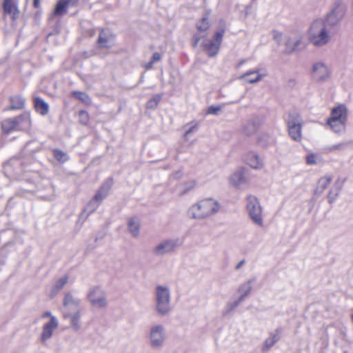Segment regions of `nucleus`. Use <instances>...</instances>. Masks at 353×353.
Segmentation results:
<instances>
[{"label":"nucleus","mask_w":353,"mask_h":353,"mask_svg":"<svg viewBox=\"0 0 353 353\" xmlns=\"http://www.w3.org/2000/svg\"><path fill=\"white\" fill-rule=\"evenodd\" d=\"M3 8L5 14H8L13 20L19 17V10L16 0H4Z\"/></svg>","instance_id":"17"},{"label":"nucleus","mask_w":353,"mask_h":353,"mask_svg":"<svg viewBox=\"0 0 353 353\" xmlns=\"http://www.w3.org/2000/svg\"><path fill=\"white\" fill-rule=\"evenodd\" d=\"M24 168V163L19 157H12L3 165L4 172L9 177L19 176L23 172Z\"/></svg>","instance_id":"10"},{"label":"nucleus","mask_w":353,"mask_h":353,"mask_svg":"<svg viewBox=\"0 0 353 353\" xmlns=\"http://www.w3.org/2000/svg\"><path fill=\"white\" fill-rule=\"evenodd\" d=\"M183 244V241L178 238L165 239L155 245L152 250L156 256H163L175 252Z\"/></svg>","instance_id":"4"},{"label":"nucleus","mask_w":353,"mask_h":353,"mask_svg":"<svg viewBox=\"0 0 353 353\" xmlns=\"http://www.w3.org/2000/svg\"><path fill=\"white\" fill-rule=\"evenodd\" d=\"M258 128V124L254 121H248L243 128V132L245 134L250 136L253 134Z\"/></svg>","instance_id":"37"},{"label":"nucleus","mask_w":353,"mask_h":353,"mask_svg":"<svg viewBox=\"0 0 353 353\" xmlns=\"http://www.w3.org/2000/svg\"><path fill=\"white\" fill-rule=\"evenodd\" d=\"M245 160L247 164H248L252 168L259 169L263 166V162L261 159L259 158L258 154L253 152L247 154Z\"/></svg>","instance_id":"23"},{"label":"nucleus","mask_w":353,"mask_h":353,"mask_svg":"<svg viewBox=\"0 0 353 353\" xmlns=\"http://www.w3.org/2000/svg\"><path fill=\"white\" fill-rule=\"evenodd\" d=\"M34 105L36 111L40 114L45 116L49 112V105L41 97H35L34 99Z\"/></svg>","instance_id":"25"},{"label":"nucleus","mask_w":353,"mask_h":353,"mask_svg":"<svg viewBox=\"0 0 353 353\" xmlns=\"http://www.w3.org/2000/svg\"><path fill=\"white\" fill-rule=\"evenodd\" d=\"M52 316H54L53 315H52L51 312H46L43 314L42 315V317L43 318H47V317H50V319H51Z\"/></svg>","instance_id":"54"},{"label":"nucleus","mask_w":353,"mask_h":353,"mask_svg":"<svg viewBox=\"0 0 353 353\" xmlns=\"http://www.w3.org/2000/svg\"><path fill=\"white\" fill-rule=\"evenodd\" d=\"M10 106L6 110H21L23 109L25 105V99L20 96L12 97L10 99Z\"/></svg>","instance_id":"30"},{"label":"nucleus","mask_w":353,"mask_h":353,"mask_svg":"<svg viewBox=\"0 0 353 353\" xmlns=\"http://www.w3.org/2000/svg\"><path fill=\"white\" fill-rule=\"evenodd\" d=\"M67 7L66 0H59L55 6L54 15H63L66 12Z\"/></svg>","instance_id":"38"},{"label":"nucleus","mask_w":353,"mask_h":353,"mask_svg":"<svg viewBox=\"0 0 353 353\" xmlns=\"http://www.w3.org/2000/svg\"><path fill=\"white\" fill-rule=\"evenodd\" d=\"M30 119L28 114H23L12 119L4 120L1 123L3 131L10 134L14 130H24L29 128Z\"/></svg>","instance_id":"6"},{"label":"nucleus","mask_w":353,"mask_h":353,"mask_svg":"<svg viewBox=\"0 0 353 353\" xmlns=\"http://www.w3.org/2000/svg\"><path fill=\"white\" fill-rule=\"evenodd\" d=\"M288 127L294 125H302L303 119L300 114L296 112H291L288 114V119L286 120Z\"/></svg>","instance_id":"31"},{"label":"nucleus","mask_w":353,"mask_h":353,"mask_svg":"<svg viewBox=\"0 0 353 353\" xmlns=\"http://www.w3.org/2000/svg\"><path fill=\"white\" fill-rule=\"evenodd\" d=\"M161 55L159 52H154L152 54L151 61H153V63L161 61Z\"/></svg>","instance_id":"48"},{"label":"nucleus","mask_w":353,"mask_h":353,"mask_svg":"<svg viewBox=\"0 0 353 353\" xmlns=\"http://www.w3.org/2000/svg\"><path fill=\"white\" fill-rule=\"evenodd\" d=\"M162 99L161 94H155L150 100H149L146 104V108L148 109L154 110L155 109L160 101Z\"/></svg>","instance_id":"41"},{"label":"nucleus","mask_w":353,"mask_h":353,"mask_svg":"<svg viewBox=\"0 0 353 353\" xmlns=\"http://www.w3.org/2000/svg\"><path fill=\"white\" fill-rule=\"evenodd\" d=\"M246 208L252 221L255 225L261 228L264 227L263 219L262 217V208L256 196L249 195L247 197Z\"/></svg>","instance_id":"7"},{"label":"nucleus","mask_w":353,"mask_h":353,"mask_svg":"<svg viewBox=\"0 0 353 353\" xmlns=\"http://www.w3.org/2000/svg\"><path fill=\"white\" fill-rule=\"evenodd\" d=\"M149 345L153 350L161 349L166 341V331L162 324H154L150 327L148 332Z\"/></svg>","instance_id":"5"},{"label":"nucleus","mask_w":353,"mask_h":353,"mask_svg":"<svg viewBox=\"0 0 353 353\" xmlns=\"http://www.w3.org/2000/svg\"><path fill=\"white\" fill-rule=\"evenodd\" d=\"M285 52L290 54L299 48V45L301 44V39H294L291 37H285Z\"/></svg>","instance_id":"26"},{"label":"nucleus","mask_w":353,"mask_h":353,"mask_svg":"<svg viewBox=\"0 0 353 353\" xmlns=\"http://www.w3.org/2000/svg\"><path fill=\"white\" fill-rule=\"evenodd\" d=\"M196 130V125L191 126L188 130H186V132L185 133V137H188L190 133L193 132Z\"/></svg>","instance_id":"50"},{"label":"nucleus","mask_w":353,"mask_h":353,"mask_svg":"<svg viewBox=\"0 0 353 353\" xmlns=\"http://www.w3.org/2000/svg\"><path fill=\"white\" fill-rule=\"evenodd\" d=\"M245 259H243L241 261H240L235 266V270H239L240 268H241V267L245 265Z\"/></svg>","instance_id":"51"},{"label":"nucleus","mask_w":353,"mask_h":353,"mask_svg":"<svg viewBox=\"0 0 353 353\" xmlns=\"http://www.w3.org/2000/svg\"><path fill=\"white\" fill-rule=\"evenodd\" d=\"M344 14L345 8L339 2L336 3L325 21L330 26L335 25L343 17Z\"/></svg>","instance_id":"14"},{"label":"nucleus","mask_w":353,"mask_h":353,"mask_svg":"<svg viewBox=\"0 0 353 353\" xmlns=\"http://www.w3.org/2000/svg\"><path fill=\"white\" fill-rule=\"evenodd\" d=\"M54 157L60 163H65L69 159V156L63 151L54 149L52 151Z\"/></svg>","instance_id":"39"},{"label":"nucleus","mask_w":353,"mask_h":353,"mask_svg":"<svg viewBox=\"0 0 353 353\" xmlns=\"http://www.w3.org/2000/svg\"><path fill=\"white\" fill-rule=\"evenodd\" d=\"M224 33L225 30L221 28L214 33L212 39L205 40L201 43L203 50L209 57H215L218 54Z\"/></svg>","instance_id":"8"},{"label":"nucleus","mask_w":353,"mask_h":353,"mask_svg":"<svg viewBox=\"0 0 353 353\" xmlns=\"http://www.w3.org/2000/svg\"><path fill=\"white\" fill-rule=\"evenodd\" d=\"M347 115V106L345 104H340L332 109L330 118L346 123Z\"/></svg>","instance_id":"16"},{"label":"nucleus","mask_w":353,"mask_h":353,"mask_svg":"<svg viewBox=\"0 0 353 353\" xmlns=\"http://www.w3.org/2000/svg\"><path fill=\"white\" fill-rule=\"evenodd\" d=\"M194 185H195V183H194V182H192V187H193Z\"/></svg>","instance_id":"59"},{"label":"nucleus","mask_w":353,"mask_h":353,"mask_svg":"<svg viewBox=\"0 0 353 353\" xmlns=\"http://www.w3.org/2000/svg\"><path fill=\"white\" fill-rule=\"evenodd\" d=\"M64 319H70V325L74 331H78L81 328V312L77 310L74 314L64 313Z\"/></svg>","instance_id":"22"},{"label":"nucleus","mask_w":353,"mask_h":353,"mask_svg":"<svg viewBox=\"0 0 353 353\" xmlns=\"http://www.w3.org/2000/svg\"><path fill=\"white\" fill-rule=\"evenodd\" d=\"M212 14L210 9H205L202 17L196 23V28L199 32H205L210 26V17Z\"/></svg>","instance_id":"20"},{"label":"nucleus","mask_w":353,"mask_h":353,"mask_svg":"<svg viewBox=\"0 0 353 353\" xmlns=\"http://www.w3.org/2000/svg\"><path fill=\"white\" fill-rule=\"evenodd\" d=\"M272 34L273 39L279 45H281L283 41H285V37H288L277 30H274L272 32Z\"/></svg>","instance_id":"42"},{"label":"nucleus","mask_w":353,"mask_h":353,"mask_svg":"<svg viewBox=\"0 0 353 353\" xmlns=\"http://www.w3.org/2000/svg\"><path fill=\"white\" fill-rule=\"evenodd\" d=\"M343 182L344 180L338 179L335 182L334 187L330 190L327 196V199L328 202L330 204L333 203L338 197L339 192L341 190V188L343 186Z\"/></svg>","instance_id":"24"},{"label":"nucleus","mask_w":353,"mask_h":353,"mask_svg":"<svg viewBox=\"0 0 353 353\" xmlns=\"http://www.w3.org/2000/svg\"><path fill=\"white\" fill-rule=\"evenodd\" d=\"M128 228L130 233L134 237L139 234L140 222L138 218H130L128 221Z\"/></svg>","instance_id":"28"},{"label":"nucleus","mask_w":353,"mask_h":353,"mask_svg":"<svg viewBox=\"0 0 353 353\" xmlns=\"http://www.w3.org/2000/svg\"><path fill=\"white\" fill-rule=\"evenodd\" d=\"M58 326L59 321L56 316H52L51 319L43 325L40 336V340L42 343H46L52 336L54 330Z\"/></svg>","instance_id":"12"},{"label":"nucleus","mask_w":353,"mask_h":353,"mask_svg":"<svg viewBox=\"0 0 353 353\" xmlns=\"http://www.w3.org/2000/svg\"><path fill=\"white\" fill-rule=\"evenodd\" d=\"M112 179L109 178L106 180L101 186V188L98 190L94 196L93 197L97 201L101 203L103 200H104L112 188Z\"/></svg>","instance_id":"19"},{"label":"nucleus","mask_w":353,"mask_h":353,"mask_svg":"<svg viewBox=\"0 0 353 353\" xmlns=\"http://www.w3.org/2000/svg\"><path fill=\"white\" fill-rule=\"evenodd\" d=\"M72 96L85 104H88L91 102L90 97L85 92L74 91L72 92Z\"/></svg>","instance_id":"40"},{"label":"nucleus","mask_w":353,"mask_h":353,"mask_svg":"<svg viewBox=\"0 0 353 353\" xmlns=\"http://www.w3.org/2000/svg\"><path fill=\"white\" fill-rule=\"evenodd\" d=\"M114 35L108 30H101L97 43L99 48H110L114 45Z\"/></svg>","instance_id":"15"},{"label":"nucleus","mask_w":353,"mask_h":353,"mask_svg":"<svg viewBox=\"0 0 353 353\" xmlns=\"http://www.w3.org/2000/svg\"><path fill=\"white\" fill-rule=\"evenodd\" d=\"M267 76V73L261 72L259 68L248 70L239 77V79L244 81L248 83H256L259 82L263 77Z\"/></svg>","instance_id":"13"},{"label":"nucleus","mask_w":353,"mask_h":353,"mask_svg":"<svg viewBox=\"0 0 353 353\" xmlns=\"http://www.w3.org/2000/svg\"><path fill=\"white\" fill-rule=\"evenodd\" d=\"M80 122L84 125L87 124L88 121V114L85 111L79 112Z\"/></svg>","instance_id":"44"},{"label":"nucleus","mask_w":353,"mask_h":353,"mask_svg":"<svg viewBox=\"0 0 353 353\" xmlns=\"http://www.w3.org/2000/svg\"><path fill=\"white\" fill-rule=\"evenodd\" d=\"M99 201H97L94 198L87 204L83 212L81 215V218L83 216V214L86 213L85 219H86L90 214L94 212L99 206Z\"/></svg>","instance_id":"36"},{"label":"nucleus","mask_w":353,"mask_h":353,"mask_svg":"<svg viewBox=\"0 0 353 353\" xmlns=\"http://www.w3.org/2000/svg\"><path fill=\"white\" fill-rule=\"evenodd\" d=\"M81 303V300L78 298L74 297L71 293L68 292L65 294L63 304L65 307H69L70 305H74L78 307Z\"/></svg>","instance_id":"35"},{"label":"nucleus","mask_w":353,"mask_h":353,"mask_svg":"<svg viewBox=\"0 0 353 353\" xmlns=\"http://www.w3.org/2000/svg\"><path fill=\"white\" fill-rule=\"evenodd\" d=\"M347 145H348V143H346V142H342V143H340L338 144H335V145H332L330 148V150L333 151L335 150H343Z\"/></svg>","instance_id":"46"},{"label":"nucleus","mask_w":353,"mask_h":353,"mask_svg":"<svg viewBox=\"0 0 353 353\" xmlns=\"http://www.w3.org/2000/svg\"><path fill=\"white\" fill-rule=\"evenodd\" d=\"M39 1L40 0H34L33 1V6L35 7V8H38L39 6Z\"/></svg>","instance_id":"56"},{"label":"nucleus","mask_w":353,"mask_h":353,"mask_svg":"<svg viewBox=\"0 0 353 353\" xmlns=\"http://www.w3.org/2000/svg\"><path fill=\"white\" fill-rule=\"evenodd\" d=\"M221 108L220 106H214V105L210 106L208 108L207 114L217 115L219 114V111L221 110Z\"/></svg>","instance_id":"45"},{"label":"nucleus","mask_w":353,"mask_h":353,"mask_svg":"<svg viewBox=\"0 0 353 353\" xmlns=\"http://www.w3.org/2000/svg\"><path fill=\"white\" fill-rule=\"evenodd\" d=\"M220 209L221 205L218 201L207 198L191 205L188 215L193 219L203 220L218 213Z\"/></svg>","instance_id":"2"},{"label":"nucleus","mask_w":353,"mask_h":353,"mask_svg":"<svg viewBox=\"0 0 353 353\" xmlns=\"http://www.w3.org/2000/svg\"><path fill=\"white\" fill-rule=\"evenodd\" d=\"M87 298L92 306L95 308L102 309L108 305L105 292L98 286L90 288Z\"/></svg>","instance_id":"9"},{"label":"nucleus","mask_w":353,"mask_h":353,"mask_svg":"<svg viewBox=\"0 0 353 353\" xmlns=\"http://www.w3.org/2000/svg\"><path fill=\"white\" fill-rule=\"evenodd\" d=\"M230 183L239 188L246 182L245 170L243 168H239L230 177Z\"/></svg>","instance_id":"18"},{"label":"nucleus","mask_w":353,"mask_h":353,"mask_svg":"<svg viewBox=\"0 0 353 353\" xmlns=\"http://www.w3.org/2000/svg\"><path fill=\"white\" fill-rule=\"evenodd\" d=\"M307 34L309 41L315 47H322L328 44L332 37L330 25L323 19L314 21Z\"/></svg>","instance_id":"1"},{"label":"nucleus","mask_w":353,"mask_h":353,"mask_svg":"<svg viewBox=\"0 0 353 353\" xmlns=\"http://www.w3.org/2000/svg\"><path fill=\"white\" fill-rule=\"evenodd\" d=\"M332 178L331 176H325L318 181L317 186L315 190V194L320 195L328 187L331 183Z\"/></svg>","instance_id":"27"},{"label":"nucleus","mask_w":353,"mask_h":353,"mask_svg":"<svg viewBox=\"0 0 353 353\" xmlns=\"http://www.w3.org/2000/svg\"><path fill=\"white\" fill-rule=\"evenodd\" d=\"M193 47L196 48L198 46L200 37L196 35H194L193 37Z\"/></svg>","instance_id":"52"},{"label":"nucleus","mask_w":353,"mask_h":353,"mask_svg":"<svg viewBox=\"0 0 353 353\" xmlns=\"http://www.w3.org/2000/svg\"><path fill=\"white\" fill-rule=\"evenodd\" d=\"M183 175V172L181 170L175 172L174 173H173V174L172 175V176L174 179H180Z\"/></svg>","instance_id":"49"},{"label":"nucleus","mask_w":353,"mask_h":353,"mask_svg":"<svg viewBox=\"0 0 353 353\" xmlns=\"http://www.w3.org/2000/svg\"><path fill=\"white\" fill-rule=\"evenodd\" d=\"M66 1H67V6H73L77 2V1H74V0H66Z\"/></svg>","instance_id":"55"},{"label":"nucleus","mask_w":353,"mask_h":353,"mask_svg":"<svg viewBox=\"0 0 353 353\" xmlns=\"http://www.w3.org/2000/svg\"><path fill=\"white\" fill-rule=\"evenodd\" d=\"M244 299H243L241 297H239V299L233 302H230L227 305L228 311L227 313L230 312V311L233 310L234 308H236L242 301H243Z\"/></svg>","instance_id":"43"},{"label":"nucleus","mask_w":353,"mask_h":353,"mask_svg":"<svg viewBox=\"0 0 353 353\" xmlns=\"http://www.w3.org/2000/svg\"><path fill=\"white\" fill-rule=\"evenodd\" d=\"M306 163L307 165H315L316 163V155L314 154H310L306 157Z\"/></svg>","instance_id":"47"},{"label":"nucleus","mask_w":353,"mask_h":353,"mask_svg":"<svg viewBox=\"0 0 353 353\" xmlns=\"http://www.w3.org/2000/svg\"><path fill=\"white\" fill-rule=\"evenodd\" d=\"M30 143H30H27V145H26V147H27Z\"/></svg>","instance_id":"60"},{"label":"nucleus","mask_w":353,"mask_h":353,"mask_svg":"<svg viewBox=\"0 0 353 353\" xmlns=\"http://www.w3.org/2000/svg\"><path fill=\"white\" fill-rule=\"evenodd\" d=\"M254 281V279H250L239 286L238 291L241 294L240 297L243 299H245V298L250 293L252 290V283Z\"/></svg>","instance_id":"33"},{"label":"nucleus","mask_w":353,"mask_h":353,"mask_svg":"<svg viewBox=\"0 0 353 353\" xmlns=\"http://www.w3.org/2000/svg\"><path fill=\"white\" fill-rule=\"evenodd\" d=\"M351 320H352V321L353 323V313L351 314Z\"/></svg>","instance_id":"58"},{"label":"nucleus","mask_w":353,"mask_h":353,"mask_svg":"<svg viewBox=\"0 0 353 353\" xmlns=\"http://www.w3.org/2000/svg\"><path fill=\"white\" fill-rule=\"evenodd\" d=\"M327 125L334 133L342 134L345 131L346 123L343 121H340L329 117L327 119Z\"/></svg>","instance_id":"21"},{"label":"nucleus","mask_w":353,"mask_h":353,"mask_svg":"<svg viewBox=\"0 0 353 353\" xmlns=\"http://www.w3.org/2000/svg\"><path fill=\"white\" fill-rule=\"evenodd\" d=\"M68 276L65 275L60 278L54 284L50 292L51 297L55 296L57 293L63 288V286L68 283Z\"/></svg>","instance_id":"34"},{"label":"nucleus","mask_w":353,"mask_h":353,"mask_svg":"<svg viewBox=\"0 0 353 353\" xmlns=\"http://www.w3.org/2000/svg\"><path fill=\"white\" fill-rule=\"evenodd\" d=\"M289 136L295 141L299 142L302 139V125L288 127Z\"/></svg>","instance_id":"32"},{"label":"nucleus","mask_w":353,"mask_h":353,"mask_svg":"<svg viewBox=\"0 0 353 353\" xmlns=\"http://www.w3.org/2000/svg\"><path fill=\"white\" fill-rule=\"evenodd\" d=\"M153 64H154L153 61H150L148 62V63L145 65V68L146 70H150V69H151V68H152Z\"/></svg>","instance_id":"53"},{"label":"nucleus","mask_w":353,"mask_h":353,"mask_svg":"<svg viewBox=\"0 0 353 353\" xmlns=\"http://www.w3.org/2000/svg\"><path fill=\"white\" fill-rule=\"evenodd\" d=\"M311 75L314 81L324 82L328 79L330 71L324 63L316 62L312 65Z\"/></svg>","instance_id":"11"},{"label":"nucleus","mask_w":353,"mask_h":353,"mask_svg":"<svg viewBox=\"0 0 353 353\" xmlns=\"http://www.w3.org/2000/svg\"><path fill=\"white\" fill-rule=\"evenodd\" d=\"M245 62V59H242L239 61V64H238V67H241L244 63Z\"/></svg>","instance_id":"57"},{"label":"nucleus","mask_w":353,"mask_h":353,"mask_svg":"<svg viewBox=\"0 0 353 353\" xmlns=\"http://www.w3.org/2000/svg\"><path fill=\"white\" fill-rule=\"evenodd\" d=\"M280 331L279 329L275 330V333L270 334V336L267 338L264 342L262 347L263 352H266L271 347H272L279 340Z\"/></svg>","instance_id":"29"},{"label":"nucleus","mask_w":353,"mask_h":353,"mask_svg":"<svg viewBox=\"0 0 353 353\" xmlns=\"http://www.w3.org/2000/svg\"><path fill=\"white\" fill-rule=\"evenodd\" d=\"M155 311L160 316H166L172 311L171 293L168 287L157 285L154 290Z\"/></svg>","instance_id":"3"}]
</instances>
